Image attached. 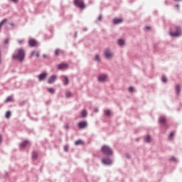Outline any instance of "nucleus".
Returning a JSON list of instances; mask_svg holds the SVG:
<instances>
[{
    "instance_id": "nucleus-1",
    "label": "nucleus",
    "mask_w": 182,
    "mask_h": 182,
    "mask_svg": "<svg viewBox=\"0 0 182 182\" xmlns=\"http://www.w3.org/2000/svg\"><path fill=\"white\" fill-rule=\"evenodd\" d=\"M16 54L12 55L14 60H18V62H23L25 59V50L22 48H18L16 50Z\"/></svg>"
},
{
    "instance_id": "nucleus-41",
    "label": "nucleus",
    "mask_w": 182,
    "mask_h": 182,
    "mask_svg": "<svg viewBox=\"0 0 182 182\" xmlns=\"http://www.w3.org/2000/svg\"><path fill=\"white\" fill-rule=\"evenodd\" d=\"M94 112H95V113H97V112H99V109H97V108H95Z\"/></svg>"
},
{
    "instance_id": "nucleus-9",
    "label": "nucleus",
    "mask_w": 182,
    "mask_h": 182,
    "mask_svg": "<svg viewBox=\"0 0 182 182\" xmlns=\"http://www.w3.org/2000/svg\"><path fill=\"white\" fill-rule=\"evenodd\" d=\"M102 164H105V166H110L112 164V159L109 158H103L101 160Z\"/></svg>"
},
{
    "instance_id": "nucleus-4",
    "label": "nucleus",
    "mask_w": 182,
    "mask_h": 182,
    "mask_svg": "<svg viewBox=\"0 0 182 182\" xmlns=\"http://www.w3.org/2000/svg\"><path fill=\"white\" fill-rule=\"evenodd\" d=\"M171 36H173V38H177V36H180L181 35V28L176 27L175 32L170 33Z\"/></svg>"
},
{
    "instance_id": "nucleus-6",
    "label": "nucleus",
    "mask_w": 182,
    "mask_h": 182,
    "mask_svg": "<svg viewBox=\"0 0 182 182\" xmlns=\"http://www.w3.org/2000/svg\"><path fill=\"white\" fill-rule=\"evenodd\" d=\"M47 76H48V73L43 72L40 75H37V79H38L39 82H43V80L46 79Z\"/></svg>"
},
{
    "instance_id": "nucleus-40",
    "label": "nucleus",
    "mask_w": 182,
    "mask_h": 182,
    "mask_svg": "<svg viewBox=\"0 0 182 182\" xmlns=\"http://www.w3.org/2000/svg\"><path fill=\"white\" fill-rule=\"evenodd\" d=\"M129 92H133V87H130L129 88Z\"/></svg>"
},
{
    "instance_id": "nucleus-29",
    "label": "nucleus",
    "mask_w": 182,
    "mask_h": 182,
    "mask_svg": "<svg viewBox=\"0 0 182 182\" xmlns=\"http://www.w3.org/2000/svg\"><path fill=\"white\" fill-rule=\"evenodd\" d=\"M104 113H105V115L107 116V117L110 116V110H109V109L105 110L104 112Z\"/></svg>"
},
{
    "instance_id": "nucleus-22",
    "label": "nucleus",
    "mask_w": 182,
    "mask_h": 182,
    "mask_svg": "<svg viewBox=\"0 0 182 182\" xmlns=\"http://www.w3.org/2000/svg\"><path fill=\"white\" fill-rule=\"evenodd\" d=\"M55 90L53 87L48 88V92L51 93V95H54Z\"/></svg>"
},
{
    "instance_id": "nucleus-3",
    "label": "nucleus",
    "mask_w": 182,
    "mask_h": 182,
    "mask_svg": "<svg viewBox=\"0 0 182 182\" xmlns=\"http://www.w3.org/2000/svg\"><path fill=\"white\" fill-rule=\"evenodd\" d=\"M73 4L75 6L80 8V9H85V2L83 0H74Z\"/></svg>"
},
{
    "instance_id": "nucleus-36",
    "label": "nucleus",
    "mask_w": 182,
    "mask_h": 182,
    "mask_svg": "<svg viewBox=\"0 0 182 182\" xmlns=\"http://www.w3.org/2000/svg\"><path fill=\"white\" fill-rule=\"evenodd\" d=\"M18 43H19V45H23V40H18Z\"/></svg>"
},
{
    "instance_id": "nucleus-49",
    "label": "nucleus",
    "mask_w": 182,
    "mask_h": 182,
    "mask_svg": "<svg viewBox=\"0 0 182 182\" xmlns=\"http://www.w3.org/2000/svg\"><path fill=\"white\" fill-rule=\"evenodd\" d=\"M2 141V136L0 135V143Z\"/></svg>"
},
{
    "instance_id": "nucleus-13",
    "label": "nucleus",
    "mask_w": 182,
    "mask_h": 182,
    "mask_svg": "<svg viewBox=\"0 0 182 182\" xmlns=\"http://www.w3.org/2000/svg\"><path fill=\"white\" fill-rule=\"evenodd\" d=\"M29 144V141L25 140L21 144H20V150H23L25 147H26V145Z\"/></svg>"
},
{
    "instance_id": "nucleus-14",
    "label": "nucleus",
    "mask_w": 182,
    "mask_h": 182,
    "mask_svg": "<svg viewBox=\"0 0 182 182\" xmlns=\"http://www.w3.org/2000/svg\"><path fill=\"white\" fill-rule=\"evenodd\" d=\"M62 77H63V85L65 86H68V85H69V78H68V76L66 75H63Z\"/></svg>"
},
{
    "instance_id": "nucleus-39",
    "label": "nucleus",
    "mask_w": 182,
    "mask_h": 182,
    "mask_svg": "<svg viewBox=\"0 0 182 182\" xmlns=\"http://www.w3.org/2000/svg\"><path fill=\"white\" fill-rule=\"evenodd\" d=\"M97 21H102V15H100L97 18Z\"/></svg>"
},
{
    "instance_id": "nucleus-23",
    "label": "nucleus",
    "mask_w": 182,
    "mask_h": 182,
    "mask_svg": "<svg viewBox=\"0 0 182 182\" xmlns=\"http://www.w3.org/2000/svg\"><path fill=\"white\" fill-rule=\"evenodd\" d=\"M32 159L33 160H36V159H38V154L36 151L32 153Z\"/></svg>"
},
{
    "instance_id": "nucleus-30",
    "label": "nucleus",
    "mask_w": 182,
    "mask_h": 182,
    "mask_svg": "<svg viewBox=\"0 0 182 182\" xmlns=\"http://www.w3.org/2000/svg\"><path fill=\"white\" fill-rule=\"evenodd\" d=\"M174 136V132H171L168 135L169 140H173V137Z\"/></svg>"
},
{
    "instance_id": "nucleus-2",
    "label": "nucleus",
    "mask_w": 182,
    "mask_h": 182,
    "mask_svg": "<svg viewBox=\"0 0 182 182\" xmlns=\"http://www.w3.org/2000/svg\"><path fill=\"white\" fill-rule=\"evenodd\" d=\"M101 151L105 156H112V154H113V151H112L110 147L106 145L102 146V147L101 148Z\"/></svg>"
},
{
    "instance_id": "nucleus-16",
    "label": "nucleus",
    "mask_w": 182,
    "mask_h": 182,
    "mask_svg": "<svg viewBox=\"0 0 182 182\" xmlns=\"http://www.w3.org/2000/svg\"><path fill=\"white\" fill-rule=\"evenodd\" d=\"M112 22H113L114 25H119V23H122V22H123V19L114 18Z\"/></svg>"
},
{
    "instance_id": "nucleus-45",
    "label": "nucleus",
    "mask_w": 182,
    "mask_h": 182,
    "mask_svg": "<svg viewBox=\"0 0 182 182\" xmlns=\"http://www.w3.org/2000/svg\"><path fill=\"white\" fill-rule=\"evenodd\" d=\"M178 4L175 5V8H176V9H178Z\"/></svg>"
},
{
    "instance_id": "nucleus-47",
    "label": "nucleus",
    "mask_w": 182,
    "mask_h": 182,
    "mask_svg": "<svg viewBox=\"0 0 182 182\" xmlns=\"http://www.w3.org/2000/svg\"><path fill=\"white\" fill-rule=\"evenodd\" d=\"M10 26H12V27H14V23H10Z\"/></svg>"
},
{
    "instance_id": "nucleus-21",
    "label": "nucleus",
    "mask_w": 182,
    "mask_h": 182,
    "mask_svg": "<svg viewBox=\"0 0 182 182\" xmlns=\"http://www.w3.org/2000/svg\"><path fill=\"white\" fill-rule=\"evenodd\" d=\"M55 55L58 56L59 55V53H63V50H60V49H56L54 51Z\"/></svg>"
},
{
    "instance_id": "nucleus-5",
    "label": "nucleus",
    "mask_w": 182,
    "mask_h": 182,
    "mask_svg": "<svg viewBox=\"0 0 182 182\" xmlns=\"http://www.w3.org/2000/svg\"><path fill=\"white\" fill-rule=\"evenodd\" d=\"M104 56L106 59H112V58H113V53H112L110 49L107 48L104 52Z\"/></svg>"
},
{
    "instance_id": "nucleus-10",
    "label": "nucleus",
    "mask_w": 182,
    "mask_h": 182,
    "mask_svg": "<svg viewBox=\"0 0 182 182\" xmlns=\"http://www.w3.org/2000/svg\"><path fill=\"white\" fill-rule=\"evenodd\" d=\"M98 82H106V79H107V75L106 74H100L97 77Z\"/></svg>"
},
{
    "instance_id": "nucleus-43",
    "label": "nucleus",
    "mask_w": 182,
    "mask_h": 182,
    "mask_svg": "<svg viewBox=\"0 0 182 182\" xmlns=\"http://www.w3.org/2000/svg\"><path fill=\"white\" fill-rule=\"evenodd\" d=\"M82 31H83V32H86V31H87V28H84L82 29Z\"/></svg>"
},
{
    "instance_id": "nucleus-8",
    "label": "nucleus",
    "mask_w": 182,
    "mask_h": 182,
    "mask_svg": "<svg viewBox=\"0 0 182 182\" xmlns=\"http://www.w3.org/2000/svg\"><path fill=\"white\" fill-rule=\"evenodd\" d=\"M56 79H58V77H56L55 75H53L48 78L47 83H48V85H52L56 82Z\"/></svg>"
},
{
    "instance_id": "nucleus-34",
    "label": "nucleus",
    "mask_w": 182,
    "mask_h": 182,
    "mask_svg": "<svg viewBox=\"0 0 182 182\" xmlns=\"http://www.w3.org/2000/svg\"><path fill=\"white\" fill-rule=\"evenodd\" d=\"M26 102L23 101V102H20V103L18 104V105H19V106H25V104H26Z\"/></svg>"
},
{
    "instance_id": "nucleus-42",
    "label": "nucleus",
    "mask_w": 182,
    "mask_h": 182,
    "mask_svg": "<svg viewBox=\"0 0 182 182\" xmlns=\"http://www.w3.org/2000/svg\"><path fill=\"white\" fill-rule=\"evenodd\" d=\"M11 2H14V4H16L18 0H11Z\"/></svg>"
},
{
    "instance_id": "nucleus-18",
    "label": "nucleus",
    "mask_w": 182,
    "mask_h": 182,
    "mask_svg": "<svg viewBox=\"0 0 182 182\" xmlns=\"http://www.w3.org/2000/svg\"><path fill=\"white\" fill-rule=\"evenodd\" d=\"M180 85H176L175 87V90L176 92V95H180V90H181Z\"/></svg>"
},
{
    "instance_id": "nucleus-24",
    "label": "nucleus",
    "mask_w": 182,
    "mask_h": 182,
    "mask_svg": "<svg viewBox=\"0 0 182 182\" xmlns=\"http://www.w3.org/2000/svg\"><path fill=\"white\" fill-rule=\"evenodd\" d=\"M75 146H79V144H83V141L80 139L75 141Z\"/></svg>"
},
{
    "instance_id": "nucleus-35",
    "label": "nucleus",
    "mask_w": 182,
    "mask_h": 182,
    "mask_svg": "<svg viewBox=\"0 0 182 182\" xmlns=\"http://www.w3.org/2000/svg\"><path fill=\"white\" fill-rule=\"evenodd\" d=\"M68 150H69V146L68 145H65L64 146V151H68Z\"/></svg>"
},
{
    "instance_id": "nucleus-33",
    "label": "nucleus",
    "mask_w": 182,
    "mask_h": 182,
    "mask_svg": "<svg viewBox=\"0 0 182 182\" xmlns=\"http://www.w3.org/2000/svg\"><path fill=\"white\" fill-rule=\"evenodd\" d=\"M95 60L97 61V62H100V59L99 58V55L96 54L95 55Z\"/></svg>"
},
{
    "instance_id": "nucleus-28",
    "label": "nucleus",
    "mask_w": 182,
    "mask_h": 182,
    "mask_svg": "<svg viewBox=\"0 0 182 182\" xmlns=\"http://www.w3.org/2000/svg\"><path fill=\"white\" fill-rule=\"evenodd\" d=\"M72 97V92H66L65 97H67V99H69V97Z\"/></svg>"
},
{
    "instance_id": "nucleus-37",
    "label": "nucleus",
    "mask_w": 182,
    "mask_h": 182,
    "mask_svg": "<svg viewBox=\"0 0 182 182\" xmlns=\"http://www.w3.org/2000/svg\"><path fill=\"white\" fill-rule=\"evenodd\" d=\"M9 43V40L7 38L4 41V45H7Z\"/></svg>"
},
{
    "instance_id": "nucleus-48",
    "label": "nucleus",
    "mask_w": 182,
    "mask_h": 182,
    "mask_svg": "<svg viewBox=\"0 0 182 182\" xmlns=\"http://www.w3.org/2000/svg\"><path fill=\"white\" fill-rule=\"evenodd\" d=\"M145 28L149 30V29H150V26H146Z\"/></svg>"
},
{
    "instance_id": "nucleus-17",
    "label": "nucleus",
    "mask_w": 182,
    "mask_h": 182,
    "mask_svg": "<svg viewBox=\"0 0 182 182\" xmlns=\"http://www.w3.org/2000/svg\"><path fill=\"white\" fill-rule=\"evenodd\" d=\"M31 56H36L37 58L39 57V52L36 51V50H33L31 52Z\"/></svg>"
},
{
    "instance_id": "nucleus-26",
    "label": "nucleus",
    "mask_w": 182,
    "mask_h": 182,
    "mask_svg": "<svg viewBox=\"0 0 182 182\" xmlns=\"http://www.w3.org/2000/svg\"><path fill=\"white\" fill-rule=\"evenodd\" d=\"M146 143H150V140H151V138L148 135L146 136H145V139H144Z\"/></svg>"
},
{
    "instance_id": "nucleus-38",
    "label": "nucleus",
    "mask_w": 182,
    "mask_h": 182,
    "mask_svg": "<svg viewBox=\"0 0 182 182\" xmlns=\"http://www.w3.org/2000/svg\"><path fill=\"white\" fill-rule=\"evenodd\" d=\"M64 127L66 130H69V125L66 124Z\"/></svg>"
},
{
    "instance_id": "nucleus-27",
    "label": "nucleus",
    "mask_w": 182,
    "mask_h": 182,
    "mask_svg": "<svg viewBox=\"0 0 182 182\" xmlns=\"http://www.w3.org/2000/svg\"><path fill=\"white\" fill-rule=\"evenodd\" d=\"M9 102H12V97L9 96V97L5 100V103H9Z\"/></svg>"
},
{
    "instance_id": "nucleus-19",
    "label": "nucleus",
    "mask_w": 182,
    "mask_h": 182,
    "mask_svg": "<svg viewBox=\"0 0 182 182\" xmlns=\"http://www.w3.org/2000/svg\"><path fill=\"white\" fill-rule=\"evenodd\" d=\"M80 116L81 117H86V116H87V112L86 110H82L80 112Z\"/></svg>"
},
{
    "instance_id": "nucleus-11",
    "label": "nucleus",
    "mask_w": 182,
    "mask_h": 182,
    "mask_svg": "<svg viewBox=\"0 0 182 182\" xmlns=\"http://www.w3.org/2000/svg\"><path fill=\"white\" fill-rule=\"evenodd\" d=\"M78 129H85V127H87V122L86 121L80 122L77 124Z\"/></svg>"
},
{
    "instance_id": "nucleus-46",
    "label": "nucleus",
    "mask_w": 182,
    "mask_h": 182,
    "mask_svg": "<svg viewBox=\"0 0 182 182\" xmlns=\"http://www.w3.org/2000/svg\"><path fill=\"white\" fill-rule=\"evenodd\" d=\"M43 58H48V55L46 54L43 55Z\"/></svg>"
},
{
    "instance_id": "nucleus-25",
    "label": "nucleus",
    "mask_w": 182,
    "mask_h": 182,
    "mask_svg": "<svg viewBox=\"0 0 182 182\" xmlns=\"http://www.w3.org/2000/svg\"><path fill=\"white\" fill-rule=\"evenodd\" d=\"M6 119H9L11 117V111H7L5 114Z\"/></svg>"
},
{
    "instance_id": "nucleus-12",
    "label": "nucleus",
    "mask_w": 182,
    "mask_h": 182,
    "mask_svg": "<svg viewBox=\"0 0 182 182\" xmlns=\"http://www.w3.org/2000/svg\"><path fill=\"white\" fill-rule=\"evenodd\" d=\"M159 123L167 129V124H166V117H159Z\"/></svg>"
},
{
    "instance_id": "nucleus-15",
    "label": "nucleus",
    "mask_w": 182,
    "mask_h": 182,
    "mask_svg": "<svg viewBox=\"0 0 182 182\" xmlns=\"http://www.w3.org/2000/svg\"><path fill=\"white\" fill-rule=\"evenodd\" d=\"M28 45L31 46V48H33L36 46V40L35 39H30L28 41Z\"/></svg>"
},
{
    "instance_id": "nucleus-7",
    "label": "nucleus",
    "mask_w": 182,
    "mask_h": 182,
    "mask_svg": "<svg viewBox=\"0 0 182 182\" xmlns=\"http://www.w3.org/2000/svg\"><path fill=\"white\" fill-rule=\"evenodd\" d=\"M69 68V65H68V63H60L57 65V69L58 70H65V69H68Z\"/></svg>"
},
{
    "instance_id": "nucleus-31",
    "label": "nucleus",
    "mask_w": 182,
    "mask_h": 182,
    "mask_svg": "<svg viewBox=\"0 0 182 182\" xmlns=\"http://www.w3.org/2000/svg\"><path fill=\"white\" fill-rule=\"evenodd\" d=\"M170 161H174V163H177V159H176V157H174V156H172V157L170 159Z\"/></svg>"
},
{
    "instance_id": "nucleus-20",
    "label": "nucleus",
    "mask_w": 182,
    "mask_h": 182,
    "mask_svg": "<svg viewBox=\"0 0 182 182\" xmlns=\"http://www.w3.org/2000/svg\"><path fill=\"white\" fill-rule=\"evenodd\" d=\"M117 43L119 46H124V40L123 39H119L117 41Z\"/></svg>"
},
{
    "instance_id": "nucleus-44",
    "label": "nucleus",
    "mask_w": 182,
    "mask_h": 182,
    "mask_svg": "<svg viewBox=\"0 0 182 182\" xmlns=\"http://www.w3.org/2000/svg\"><path fill=\"white\" fill-rule=\"evenodd\" d=\"M126 157H127V159H130V155L127 154V155H126Z\"/></svg>"
},
{
    "instance_id": "nucleus-32",
    "label": "nucleus",
    "mask_w": 182,
    "mask_h": 182,
    "mask_svg": "<svg viewBox=\"0 0 182 182\" xmlns=\"http://www.w3.org/2000/svg\"><path fill=\"white\" fill-rule=\"evenodd\" d=\"M161 80L164 83H166L167 82V78L164 75L161 78Z\"/></svg>"
}]
</instances>
